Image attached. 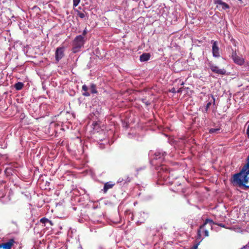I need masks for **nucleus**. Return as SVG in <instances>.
Instances as JSON below:
<instances>
[{"label":"nucleus","instance_id":"6e6552de","mask_svg":"<svg viewBox=\"0 0 249 249\" xmlns=\"http://www.w3.org/2000/svg\"><path fill=\"white\" fill-rule=\"evenodd\" d=\"M211 43L213 44L212 52L213 56L215 57H219V49L217 42L216 41L212 40Z\"/></svg>","mask_w":249,"mask_h":249},{"label":"nucleus","instance_id":"c85d7f7f","mask_svg":"<svg viewBox=\"0 0 249 249\" xmlns=\"http://www.w3.org/2000/svg\"><path fill=\"white\" fill-rule=\"evenodd\" d=\"M184 84V82H183V81H182V82L181 83L180 85H181V86H183Z\"/></svg>","mask_w":249,"mask_h":249},{"label":"nucleus","instance_id":"423d86ee","mask_svg":"<svg viewBox=\"0 0 249 249\" xmlns=\"http://www.w3.org/2000/svg\"><path fill=\"white\" fill-rule=\"evenodd\" d=\"M207 65L211 71L215 73L220 75H225L226 73V71L225 69H219L212 61H209L207 63Z\"/></svg>","mask_w":249,"mask_h":249},{"label":"nucleus","instance_id":"c756f323","mask_svg":"<svg viewBox=\"0 0 249 249\" xmlns=\"http://www.w3.org/2000/svg\"><path fill=\"white\" fill-rule=\"evenodd\" d=\"M213 103H214V102H215V99H214V98H213Z\"/></svg>","mask_w":249,"mask_h":249},{"label":"nucleus","instance_id":"bb28decb","mask_svg":"<svg viewBox=\"0 0 249 249\" xmlns=\"http://www.w3.org/2000/svg\"><path fill=\"white\" fill-rule=\"evenodd\" d=\"M182 91V88H180L179 89H178L177 90V93H181Z\"/></svg>","mask_w":249,"mask_h":249},{"label":"nucleus","instance_id":"f3484780","mask_svg":"<svg viewBox=\"0 0 249 249\" xmlns=\"http://www.w3.org/2000/svg\"><path fill=\"white\" fill-rule=\"evenodd\" d=\"M220 128H211L209 130V133L211 134L216 133L217 134L220 132Z\"/></svg>","mask_w":249,"mask_h":249},{"label":"nucleus","instance_id":"2eb2a0df","mask_svg":"<svg viewBox=\"0 0 249 249\" xmlns=\"http://www.w3.org/2000/svg\"><path fill=\"white\" fill-rule=\"evenodd\" d=\"M23 84L21 82H18L15 84L14 87L17 90H20L23 87Z\"/></svg>","mask_w":249,"mask_h":249},{"label":"nucleus","instance_id":"f8f14e48","mask_svg":"<svg viewBox=\"0 0 249 249\" xmlns=\"http://www.w3.org/2000/svg\"><path fill=\"white\" fill-rule=\"evenodd\" d=\"M114 184H112L109 182H107L104 184L103 191L104 193H106L108 189H111L114 186Z\"/></svg>","mask_w":249,"mask_h":249},{"label":"nucleus","instance_id":"dca6fc26","mask_svg":"<svg viewBox=\"0 0 249 249\" xmlns=\"http://www.w3.org/2000/svg\"><path fill=\"white\" fill-rule=\"evenodd\" d=\"M90 90L91 93H96L97 92V90L96 89V86L94 84H91Z\"/></svg>","mask_w":249,"mask_h":249},{"label":"nucleus","instance_id":"f03ea898","mask_svg":"<svg viewBox=\"0 0 249 249\" xmlns=\"http://www.w3.org/2000/svg\"><path fill=\"white\" fill-rule=\"evenodd\" d=\"M85 41V38L82 36H77L72 41V53H75L79 52L81 48L84 46Z\"/></svg>","mask_w":249,"mask_h":249},{"label":"nucleus","instance_id":"aec40b11","mask_svg":"<svg viewBox=\"0 0 249 249\" xmlns=\"http://www.w3.org/2000/svg\"><path fill=\"white\" fill-rule=\"evenodd\" d=\"M211 105H212V102H208L205 107L204 112H207L208 110V109L209 108V107H210V106Z\"/></svg>","mask_w":249,"mask_h":249},{"label":"nucleus","instance_id":"7c9ffc66","mask_svg":"<svg viewBox=\"0 0 249 249\" xmlns=\"http://www.w3.org/2000/svg\"><path fill=\"white\" fill-rule=\"evenodd\" d=\"M219 225L220 226H221V227H223V226L222 224H220V225Z\"/></svg>","mask_w":249,"mask_h":249},{"label":"nucleus","instance_id":"9d476101","mask_svg":"<svg viewBox=\"0 0 249 249\" xmlns=\"http://www.w3.org/2000/svg\"><path fill=\"white\" fill-rule=\"evenodd\" d=\"M14 240L13 239H10L7 242L0 244V248H3L4 249H11V248L14 245Z\"/></svg>","mask_w":249,"mask_h":249},{"label":"nucleus","instance_id":"b1692460","mask_svg":"<svg viewBox=\"0 0 249 249\" xmlns=\"http://www.w3.org/2000/svg\"><path fill=\"white\" fill-rule=\"evenodd\" d=\"M170 91H171V92H172V93H176V92H177V90H176V89H175V88H172V89H171Z\"/></svg>","mask_w":249,"mask_h":249},{"label":"nucleus","instance_id":"7ed1b4c3","mask_svg":"<svg viewBox=\"0 0 249 249\" xmlns=\"http://www.w3.org/2000/svg\"><path fill=\"white\" fill-rule=\"evenodd\" d=\"M209 224L210 227L212 228V226L213 224H215L213 220L211 219L207 218L205 220L204 224L201 225L199 229L197 231V239L200 240L201 241L203 238H201V233L203 232L204 233V236L205 237H207L209 236V232L205 228V227Z\"/></svg>","mask_w":249,"mask_h":249},{"label":"nucleus","instance_id":"ddd939ff","mask_svg":"<svg viewBox=\"0 0 249 249\" xmlns=\"http://www.w3.org/2000/svg\"><path fill=\"white\" fill-rule=\"evenodd\" d=\"M88 89H89L88 87L86 85H84L82 86V91H84L82 93L83 95H84L85 96H90V93L89 92H88Z\"/></svg>","mask_w":249,"mask_h":249},{"label":"nucleus","instance_id":"a878e982","mask_svg":"<svg viewBox=\"0 0 249 249\" xmlns=\"http://www.w3.org/2000/svg\"><path fill=\"white\" fill-rule=\"evenodd\" d=\"M247 134L248 135V137L249 139V124L248 125L247 129Z\"/></svg>","mask_w":249,"mask_h":249},{"label":"nucleus","instance_id":"20e7f679","mask_svg":"<svg viewBox=\"0 0 249 249\" xmlns=\"http://www.w3.org/2000/svg\"><path fill=\"white\" fill-rule=\"evenodd\" d=\"M237 174L238 173H237ZM235 175H236V174H234L233 176V177H232V183H233V184L234 185H235L238 186V187H239L241 189H242L243 190H247L248 189H249V185H247V184L249 183V177H248V176L249 175V173L248 175H247V176H246V178H246V180L244 181V180L243 179V177L245 176V174H242L239 177V178L241 180L242 184H243L242 185L241 184H240L238 182V181L236 180V179L235 178Z\"/></svg>","mask_w":249,"mask_h":249},{"label":"nucleus","instance_id":"4be33fe9","mask_svg":"<svg viewBox=\"0 0 249 249\" xmlns=\"http://www.w3.org/2000/svg\"><path fill=\"white\" fill-rule=\"evenodd\" d=\"M223 1L221 0H214V3L215 4H216L217 5H221L223 3Z\"/></svg>","mask_w":249,"mask_h":249},{"label":"nucleus","instance_id":"cd10ccee","mask_svg":"<svg viewBox=\"0 0 249 249\" xmlns=\"http://www.w3.org/2000/svg\"><path fill=\"white\" fill-rule=\"evenodd\" d=\"M242 249H249V245H246V246L244 247Z\"/></svg>","mask_w":249,"mask_h":249},{"label":"nucleus","instance_id":"5701e85b","mask_svg":"<svg viewBox=\"0 0 249 249\" xmlns=\"http://www.w3.org/2000/svg\"><path fill=\"white\" fill-rule=\"evenodd\" d=\"M87 34V30L86 28H85L83 31V33H82V35L81 36H82L83 37H84L86 34Z\"/></svg>","mask_w":249,"mask_h":249},{"label":"nucleus","instance_id":"393cba45","mask_svg":"<svg viewBox=\"0 0 249 249\" xmlns=\"http://www.w3.org/2000/svg\"><path fill=\"white\" fill-rule=\"evenodd\" d=\"M198 246V244H196L191 249H197Z\"/></svg>","mask_w":249,"mask_h":249},{"label":"nucleus","instance_id":"39448f33","mask_svg":"<svg viewBox=\"0 0 249 249\" xmlns=\"http://www.w3.org/2000/svg\"><path fill=\"white\" fill-rule=\"evenodd\" d=\"M249 173V157H248V163L246 164V165H245L243 167V168H242V169L241 170V171L239 173H238L237 174L235 175V178L236 180L238 181V182L242 185L243 184H242V181L240 180V179L239 178V177L242 174H245V176L243 177V179L244 180V181L246 180V178H246V176Z\"/></svg>","mask_w":249,"mask_h":249},{"label":"nucleus","instance_id":"f257e3e1","mask_svg":"<svg viewBox=\"0 0 249 249\" xmlns=\"http://www.w3.org/2000/svg\"><path fill=\"white\" fill-rule=\"evenodd\" d=\"M167 153L165 152L162 151L161 150H157L154 153L151 162L157 166L161 165V169L164 170L166 169V167L164 166L163 164L161 163L165 160V157L166 156Z\"/></svg>","mask_w":249,"mask_h":249},{"label":"nucleus","instance_id":"6ab92c4d","mask_svg":"<svg viewBox=\"0 0 249 249\" xmlns=\"http://www.w3.org/2000/svg\"><path fill=\"white\" fill-rule=\"evenodd\" d=\"M223 9H227L230 8L229 5L225 2H223L222 4L221 5Z\"/></svg>","mask_w":249,"mask_h":249},{"label":"nucleus","instance_id":"4468645a","mask_svg":"<svg viewBox=\"0 0 249 249\" xmlns=\"http://www.w3.org/2000/svg\"><path fill=\"white\" fill-rule=\"evenodd\" d=\"M40 222L42 224H46L47 223H49L50 225H53L52 222L45 217L42 218L40 220Z\"/></svg>","mask_w":249,"mask_h":249},{"label":"nucleus","instance_id":"1a4fd4ad","mask_svg":"<svg viewBox=\"0 0 249 249\" xmlns=\"http://www.w3.org/2000/svg\"><path fill=\"white\" fill-rule=\"evenodd\" d=\"M231 57L234 62L236 64L239 65H242L244 64V59L242 57L238 56L235 52H232Z\"/></svg>","mask_w":249,"mask_h":249},{"label":"nucleus","instance_id":"0eeeda50","mask_svg":"<svg viewBox=\"0 0 249 249\" xmlns=\"http://www.w3.org/2000/svg\"><path fill=\"white\" fill-rule=\"evenodd\" d=\"M65 48L64 47H58L56 49L55 53V60L59 62L64 56Z\"/></svg>","mask_w":249,"mask_h":249},{"label":"nucleus","instance_id":"9b49d317","mask_svg":"<svg viewBox=\"0 0 249 249\" xmlns=\"http://www.w3.org/2000/svg\"><path fill=\"white\" fill-rule=\"evenodd\" d=\"M150 58V54L149 53H143L140 57V60L141 62L148 61Z\"/></svg>","mask_w":249,"mask_h":249},{"label":"nucleus","instance_id":"2f4dec72","mask_svg":"<svg viewBox=\"0 0 249 249\" xmlns=\"http://www.w3.org/2000/svg\"><path fill=\"white\" fill-rule=\"evenodd\" d=\"M99 249H103L102 247H100Z\"/></svg>","mask_w":249,"mask_h":249},{"label":"nucleus","instance_id":"412c9836","mask_svg":"<svg viewBox=\"0 0 249 249\" xmlns=\"http://www.w3.org/2000/svg\"><path fill=\"white\" fill-rule=\"evenodd\" d=\"M80 0H73V6L74 7H76L80 3Z\"/></svg>","mask_w":249,"mask_h":249},{"label":"nucleus","instance_id":"a211bd4d","mask_svg":"<svg viewBox=\"0 0 249 249\" xmlns=\"http://www.w3.org/2000/svg\"><path fill=\"white\" fill-rule=\"evenodd\" d=\"M77 15L79 18H83L85 17V13H83V12H81L79 11H77Z\"/></svg>","mask_w":249,"mask_h":249}]
</instances>
